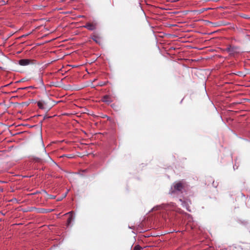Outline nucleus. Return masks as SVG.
Masks as SVG:
<instances>
[{
    "instance_id": "obj_7",
    "label": "nucleus",
    "mask_w": 250,
    "mask_h": 250,
    "mask_svg": "<svg viewBox=\"0 0 250 250\" xmlns=\"http://www.w3.org/2000/svg\"><path fill=\"white\" fill-rule=\"evenodd\" d=\"M69 214V217L67 220V225L69 226L70 225L71 222L74 220V217L73 216L72 211H70L68 213Z\"/></svg>"
},
{
    "instance_id": "obj_12",
    "label": "nucleus",
    "mask_w": 250,
    "mask_h": 250,
    "mask_svg": "<svg viewBox=\"0 0 250 250\" xmlns=\"http://www.w3.org/2000/svg\"><path fill=\"white\" fill-rule=\"evenodd\" d=\"M172 26H173V28L174 27H175L177 25H176V24L173 23Z\"/></svg>"
},
{
    "instance_id": "obj_5",
    "label": "nucleus",
    "mask_w": 250,
    "mask_h": 250,
    "mask_svg": "<svg viewBox=\"0 0 250 250\" xmlns=\"http://www.w3.org/2000/svg\"><path fill=\"white\" fill-rule=\"evenodd\" d=\"M102 101H103V102L106 103L108 104H109L110 103H111L112 102L111 98L108 95H105V96H104V97L103 98Z\"/></svg>"
},
{
    "instance_id": "obj_1",
    "label": "nucleus",
    "mask_w": 250,
    "mask_h": 250,
    "mask_svg": "<svg viewBox=\"0 0 250 250\" xmlns=\"http://www.w3.org/2000/svg\"><path fill=\"white\" fill-rule=\"evenodd\" d=\"M188 188V185L185 181L181 180L176 182L174 185V191H173V193L175 191L183 193L186 191Z\"/></svg>"
},
{
    "instance_id": "obj_3",
    "label": "nucleus",
    "mask_w": 250,
    "mask_h": 250,
    "mask_svg": "<svg viewBox=\"0 0 250 250\" xmlns=\"http://www.w3.org/2000/svg\"><path fill=\"white\" fill-rule=\"evenodd\" d=\"M97 24L96 23L87 22L83 26V27L89 30L93 31L96 28Z\"/></svg>"
},
{
    "instance_id": "obj_11",
    "label": "nucleus",
    "mask_w": 250,
    "mask_h": 250,
    "mask_svg": "<svg viewBox=\"0 0 250 250\" xmlns=\"http://www.w3.org/2000/svg\"><path fill=\"white\" fill-rule=\"evenodd\" d=\"M42 211H41V212H42V213H45V212H47L46 211V209H42Z\"/></svg>"
},
{
    "instance_id": "obj_13",
    "label": "nucleus",
    "mask_w": 250,
    "mask_h": 250,
    "mask_svg": "<svg viewBox=\"0 0 250 250\" xmlns=\"http://www.w3.org/2000/svg\"><path fill=\"white\" fill-rule=\"evenodd\" d=\"M172 59H173V60H176V59L175 58V57H174L173 56Z\"/></svg>"
},
{
    "instance_id": "obj_10",
    "label": "nucleus",
    "mask_w": 250,
    "mask_h": 250,
    "mask_svg": "<svg viewBox=\"0 0 250 250\" xmlns=\"http://www.w3.org/2000/svg\"><path fill=\"white\" fill-rule=\"evenodd\" d=\"M55 196L54 195H49V199H55Z\"/></svg>"
},
{
    "instance_id": "obj_15",
    "label": "nucleus",
    "mask_w": 250,
    "mask_h": 250,
    "mask_svg": "<svg viewBox=\"0 0 250 250\" xmlns=\"http://www.w3.org/2000/svg\"><path fill=\"white\" fill-rule=\"evenodd\" d=\"M19 125H23V124H20Z\"/></svg>"
},
{
    "instance_id": "obj_2",
    "label": "nucleus",
    "mask_w": 250,
    "mask_h": 250,
    "mask_svg": "<svg viewBox=\"0 0 250 250\" xmlns=\"http://www.w3.org/2000/svg\"><path fill=\"white\" fill-rule=\"evenodd\" d=\"M225 51H227L230 56H234L239 53V47L235 46L229 45L226 48Z\"/></svg>"
},
{
    "instance_id": "obj_9",
    "label": "nucleus",
    "mask_w": 250,
    "mask_h": 250,
    "mask_svg": "<svg viewBox=\"0 0 250 250\" xmlns=\"http://www.w3.org/2000/svg\"><path fill=\"white\" fill-rule=\"evenodd\" d=\"M133 250H142V248L139 245H136Z\"/></svg>"
},
{
    "instance_id": "obj_4",
    "label": "nucleus",
    "mask_w": 250,
    "mask_h": 250,
    "mask_svg": "<svg viewBox=\"0 0 250 250\" xmlns=\"http://www.w3.org/2000/svg\"><path fill=\"white\" fill-rule=\"evenodd\" d=\"M31 62V61L29 59H21L19 61V64L22 66L27 65Z\"/></svg>"
},
{
    "instance_id": "obj_14",
    "label": "nucleus",
    "mask_w": 250,
    "mask_h": 250,
    "mask_svg": "<svg viewBox=\"0 0 250 250\" xmlns=\"http://www.w3.org/2000/svg\"><path fill=\"white\" fill-rule=\"evenodd\" d=\"M172 13L173 14H175V13H177V12H172Z\"/></svg>"
},
{
    "instance_id": "obj_8",
    "label": "nucleus",
    "mask_w": 250,
    "mask_h": 250,
    "mask_svg": "<svg viewBox=\"0 0 250 250\" xmlns=\"http://www.w3.org/2000/svg\"><path fill=\"white\" fill-rule=\"evenodd\" d=\"M37 105L39 108L43 109L45 108V103L43 101H39L37 103Z\"/></svg>"
},
{
    "instance_id": "obj_6",
    "label": "nucleus",
    "mask_w": 250,
    "mask_h": 250,
    "mask_svg": "<svg viewBox=\"0 0 250 250\" xmlns=\"http://www.w3.org/2000/svg\"><path fill=\"white\" fill-rule=\"evenodd\" d=\"M91 38L93 41H94L97 43H100L101 42V38L97 35H93L92 36Z\"/></svg>"
}]
</instances>
